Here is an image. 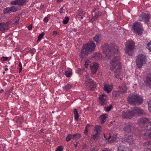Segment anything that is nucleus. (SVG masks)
Returning a JSON list of instances; mask_svg holds the SVG:
<instances>
[{
    "instance_id": "nucleus-1",
    "label": "nucleus",
    "mask_w": 151,
    "mask_h": 151,
    "mask_svg": "<svg viewBox=\"0 0 151 151\" xmlns=\"http://www.w3.org/2000/svg\"><path fill=\"white\" fill-rule=\"evenodd\" d=\"M103 52L108 58H112L110 61L111 65L110 69L114 71L115 77L119 78L121 75L120 70L122 67L120 62V57L116 56L119 54V51L113 45L107 44L103 47Z\"/></svg>"
},
{
    "instance_id": "nucleus-2",
    "label": "nucleus",
    "mask_w": 151,
    "mask_h": 151,
    "mask_svg": "<svg viewBox=\"0 0 151 151\" xmlns=\"http://www.w3.org/2000/svg\"><path fill=\"white\" fill-rule=\"evenodd\" d=\"M145 114L143 110L138 107H135L133 108L132 110L127 112H122L121 116L123 118L130 119L136 115H145Z\"/></svg>"
},
{
    "instance_id": "nucleus-3",
    "label": "nucleus",
    "mask_w": 151,
    "mask_h": 151,
    "mask_svg": "<svg viewBox=\"0 0 151 151\" xmlns=\"http://www.w3.org/2000/svg\"><path fill=\"white\" fill-rule=\"evenodd\" d=\"M95 47V43L92 41H90L86 45H83L80 55L81 60L88 55L89 52L93 51Z\"/></svg>"
},
{
    "instance_id": "nucleus-4",
    "label": "nucleus",
    "mask_w": 151,
    "mask_h": 151,
    "mask_svg": "<svg viewBox=\"0 0 151 151\" xmlns=\"http://www.w3.org/2000/svg\"><path fill=\"white\" fill-rule=\"evenodd\" d=\"M127 99L129 103L133 105H140L143 101L142 97L137 94L130 95L128 97Z\"/></svg>"
},
{
    "instance_id": "nucleus-5",
    "label": "nucleus",
    "mask_w": 151,
    "mask_h": 151,
    "mask_svg": "<svg viewBox=\"0 0 151 151\" xmlns=\"http://www.w3.org/2000/svg\"><path fill=\"white\" fill-rule=\"evenodd\" d=\"M135 49V44L133 41H129L126 43L125 49L126 53L129 55H132L133 54V50Z\"/></svg>"
},
{
    "instance_id": "nucleus-6",
    "label": "nucleus",
    "mask_w": 151,
    "mask_h": 151,
    "mask_svg": "<svg viewBox=\"0 0 151 151\" xmlns=\"http://www.w3.org/2000/svg\"><path fill=\"white\" fill-rule=\"evenodd\" d=\"M142 24L141 23L138 22L133 24L132 29L134 33L141 35L142 33L143 29L142 28Z\"/></svg>"
},
{
    "instance_id": "nucleus-7",
    "label": "nucleus",
    "mask_w": 151,
    "mask_h": 151,
    "mask_svg": "<svg viewBox=\"0 0 151 151\" xmlns=\"http://www.w3.org/2000/svg\"><path fill=\"white\" fill-rule=\"evenodd\" d=\"M146 62L145 56L142 54H139L136 59V64L138 68H141L143 65Z\"/></svg>"
},
{
    "instance_id": "nucleus-8",
    "label": "nucleus",
    "mask_w": 151,
    "mask_h": 151,
    "mask_svg": "<svg viewBox=\"0 0 151 151\" xmlns=\"http://www.w3.org/2000/svg\"><path fill=\"white\" fill-rule=\"evenodd\" d=\"M101 10L99 8L95 9L92 12V17L91 20L92 22L96 20L101 15Z\"/></svg>"
},
{
    "instance_id": "nucleus-9",
    "label": "nucleus",
    "mask_w": 151,
    "mask_h": 151,
    "mask_svg": "<svg viewBox=\"0 0 151 151\" xmlns=\"http://www.w3.org/2000/svg\"><path fill=\"white\" fill-rule=\"evenodd\" d=\"M150 17L149 14L142 13L139 17L138 20L140 21H143L145 23H148Z\"/></svg>"
},
{
    "instance_id": "nucleus-10",
    "label": "nucleus",
    "mask_w": 151,
    "mask_h": 151,
    "mask_svg": "<svg viewBox=\"0 0 151 151\" xmlns=\"http://www.w3.org/2000/svg\"><path fill=\"white\" fill-rule=\"evenodd\" d=\"M86 86L88 89L90 91H93L96 87L95 82L91 80L90 81H86Z\"/></svg>"
},
{
    "instance_id": "nucleus-11",
    "label": "nucleus",
    "mask_w": 151,
    "mask_h": 151,
    "mask_svg": "<svg viewBox=\"0 0 151 151\" xmlns=\"http://www.w3.org/2000/svg\"><path fill=\"white\" fill-rule=\"evenodd\" d=\"M140 135L145 140L151 139L150 132L147 129L142 130L140 132Z\"/></svg>"
},
{
    "instance_id": "nucleus-12",
    "label": "nucleus",
    "mask_w": 151,
    "mask_h": 151,
    "mask_svg": "<svg viewBox=\"0 0 151 151\" xmlns=\"http://www.w3.org/2000/svg\"><path fill=\"white\" fill-rule=\"evenodd\" d=\"M18 8L17 6H13L8 7L4 9V11L5 13H9L16 12L18 10Z\"/></svg>"
},
{
    "instance_id": "nucleus-13",
    "label": "nucleus",
    "mask_w": 151,
    "mask_h": 151,
    "mask_svg": "<svg viewBox=\"0 0 151 151\" xmlns=\"http://www.w3.org/2000/svg\"><path fill=\"white\" fill-rule=\"evenodd\" d=\"M27 0H16L11 2V4L12 5H18L21 6L24 5L26 3Z\"/></svg>"
},
{
    "instance_id": "nucleus-14",
    "label": "nucleus",
    "mask_w": 151,
    "mask_h": 151,
    "mask_svg": "<svg viewBox=\"0 0 151 151\" xmlns=\"http://www.w3.org/2000/svg\"><path fill=\"white\" fill-rule=\"evenodd\" d=\"M10 23L9 22L6 23L1 22L2 24L0 28V31L4 32L9 30V25Z\"/></svg>"
},
{
    "instance_id": "nucleus-15",
    "label": "nucleus",
    "mask_w": 151,
    "mask_h": 151,
    "mask_svg": "<svg viewBox=\"0 0 151 151\" xmlns=\"http://www.w3.org/2000/svg\"><path fill=\"white\" fill-rule=\"evenodd\" d=\"M98 68L99 64L97 63H94L90 67L92 73L93 74H95Z\"/></svg>"
},
{
    "instance_id": "nucleus-16",
    "label": "nucleus",
    "mask_w": 151,
    "mask_h": 151,
    "mask_svg": "<svg viewBox=\"0 0 151 151\" xmlns=\"http://www.w3.org/2000/svg\"><path fill=\"white\" fill-rule=\"evenodd\" d=\"M149 121V119L148 118L143 117L140 118L138 120L137 122L140 125H142L147 123Z\"/></svg>"
},
{
    "instance_id": "nucleus-17",
    "label": "nucleus",
    "mask_w": 151,
    "mask_h": 151,
    "mask_svg": "<svg viewBox=\"0 0 151 151\" xmlns=\"http://www.w3.org/2000/svg\"><path fill=\"white\" fill-rule=\"evenodd\" d=\"M133 128V127L132 124L128 123L124 127V130L126 132H129L131 131V130Z\"/></svg>"
},
{
    "instance_id": "nucleus-18",
    "label": "nucleus",
    "mask_w": 151,
    "mask_h": 151,
    "mask_svg": "<svg viewBox=\"0 0 151 151\" xmlns=\"http://www.w3.org/2000/svg\"><path fill=\"white\" fill-rule=\"evenodd\" d=\"M119 92L122 94H124L125 93L127 89V88L124 84H122L121 86H119Z\"/></svg>"
},
{
    "instance_id": "nucleus-19",
    "label": "nucleus",
    "mask_w": 151,
    "mask_h": 151,
    "mask_svg": "<svg viewBox=\"0 0 151 151\" xmlns=\"http://www.w3.org/2000/svg\"><path fill=\"white\" fill-rule=\"evenodd\" d=\"M112 88V86L111 85L107 84L104 85V90L105 91H106L108 93L111 91Z\"/></svg>"
},
{
    "instance_id": "nucleus-20",
    "label": "nucleus",
    "mask_w": 151,
    "mask_h": 151,
    "mask_svg": "<svg viewBox=\"0 0 151 151\" xmlns=\"http://www.w3.org/2000/svg\"><path fill=\"white\" fill-rule=\"evenodd\" d=\"M93 39L97 43L99 42L101 40V35L100 34H97L93 38Z\"/></svg>"
},
{
    "instance_id": "nucleus-21",
    "label": "nucleus",
    "mask_w": 151,
    "mask_h": 151,
    "mask_svg": "<svg viewBox=\"0 0 151 151\" xmlns=\"http://www.w3.org/2000/svg\"><path fill=\"white\" fill-rule=\"evenodd\" d=\"M144 82L148 86H151V74L146 77L145 79Z\"/></svg>"
},
{
    "instance_id": "nucleus-22",
    "label": "nucleus",
    "mask_w": 151,
    "mask_h": 151,
    "mask_svg": "<svg viewBox=\"0 0 151 151\" xmlns=\"http://www.w3.org/2000/svg\"><path fill=\"white\" fill-rule=\"evenodd\" d=\"M123 139H124V141L125 142H127L130 144L133 143V139L132 136L130 135L127 137H125Z\"/></svg>"
},
{
    "instance_id": "nucleus-23",
    "label": "nucleus",
    "mask_w": 151,
    "mask_h": 151,
    "mask_svg": "<svg viewBox=\"0 0 151 151\" xmlns=\"http://www.w3.org/2000/svg\"><path fill=\"white\" fill-rule=\"evenodd\" d=\"M99 99L101 105L104 106V105L106 104V98H104V97L100 96L99 97Z\"/></svg>"
},
{
    "instance_id": "nucleus-24",
    "label": "nucleus",
    "mask_w": 151,
    "mask_h": 151,
    "mask_svg": "<svg viewBox=\"0 0 151 151\" xmlns=\"http://www.w3.org/2000/svg\"><path fill=\"white\" fill-rule=\"evenodd\" d=\"M144 146L148 147L147 151H151L150 148H151V141H148L145 142L143 144Z\"/></svg>"
},
{
    "instance_id": "nucleus-25",
    "label": "nucleus",
    "mask_w": 151,
    "mask_h": 151,
    "mask_svg": "<svg viewBox=\"0 0 151 151\" xmlns=\"http://www.w3.org/2000/svg\"><path fill=\"white\" fill-rule=\"evenodd\" d=\"M65 74L67 77H70L72 74V69L69 68H67L65 73Z\"/></svg>"
},
{
    "instance_id": "nucleus-26",
    "label": "nucleus",
    "mask_w": 151,
    "mask_h": 151,
    "mask_svg": "<svg viewBox=\"0 0 151 151\" xmlns=\"http://www.w3.org/2000/svg\"><path fill=\"white\" fill-rule=\"evenodd\" d=\"M118 151H130V150L127 147L121 145L119 147Z\"/></svg>"
},
{
    "instance_id": "nucleus-27",
    "label": "nucleus",
    "mask_w": 151,
    "mask_h": 151,
    "mask_svg": "<svg viewBox=\"0 0 151 151\" xmlns=\"http://www.w3.org/2000/svg\"><path fill=\"white\" fill-rule=\"evenodd\" d=\"M107 116V114H105L101 115L99 117V119L101 120V122L102 123H103L105 121Z\"/></svg>"
},
{
    "instance_id": "nucleus-28",
    "label": "nucleus",
    "mask_w": 151,
    "mask_h": 151,
    "mask_svg": "<svg viewBox=\"0 0 151 151\" xmlns=\"http://www.w3.org/2000/svg\"><path fill=\"white\" fill-rule=\"evenodd\" d=\"M73 114L75 119L77 120L79 118V115L78 111L76 109H74L73 110Z\"/></svg>"
},
{
    "instance_id": "nucleus-29",
    "label": "nucleus",
    "mask_w": 151,
    "mask_h": 151,
    "mask_svg": "<svg viewBox=\"0 0 151 151\" xmlns=\"http://www.w3.org/2000/svg\"><path fill=\"white\" fill-rule=\"evenodd\" d=\"M45 35V33L43 32H42L39 35L38 37V39L37 41V42H39L41 40V39Z\"/></svg>"
},
{
    "instance_id": "nucleus-30",
    "label": "nucleus",
    "mask_w": 151,
    "mask_h": 151,
    "mask_svg": "<svg viewBox=\"0 0 151 151\" xmlns=\"http://www.w3.org/2000/svg\"><path fill=\"white\" fill-rule=\"evenodd\" d=\"M99 132H96V133L94 134L91 136V138L95 140L99 137Z\"/></svg>"
},
{
    "instance_id": "nucleus-31",
    "label": "nucleus",
    "mask_w": 151,
    "mask_h": 151,
    "mask_svg": "<svg viewBox=\"0 0 151 151\" xmlns=\"http://www.w3.org/2000/svg\"><path fill=\"white\" fill-rule=\"evenodd\" d=\"M72 88V85L70 84H67L63 88L66 90H68Z\"/></svg>"
},
{
    "instance_id": "nucleus-32",
    "label": "nucleus",
    "mask_w": 151,
    "mask_h": 151,
    "mask_svg": "<svg viewBox=\"0 0 151 151\" xmlns=\"http://www.w3.org/2000/svg\"><path fill=\"white\" fill-rule=\"evenodd\" d=\"M119 93V92H118L116 91L113 92L112 95L113 96L116 98H118L120 96V94Z\"/></svg>"
},
{
    "instance_id": "nucleus-33",
    "label": "nucleus",
    "mask_w": 151,
    "mask_h": 151,
    "mask_svg": "<svg viewBox=\"0 0 151 151\" xmlns=\"http://www.w3.org/2000/svg\"><path fill=\"white\" fill-rule=\"evenodd\" d=\"M112 107V105H110L109 106L104 107V110L107 111H109L111 109Z\"/></svg>"
},
{
    "instance_id": "nucleus-34",
    "label": "nucleus",
    "mask_w": 151,
    "mask_h": 151,
    "mask_svg": "<svg viewBox=\"0 0 151 151\" xmlns=\"http://www.w3.org/2000/svg\"><path fill=\"white\" fill-rule=\"evenodd\" d=\"M74 139H78L81 137V135L78 133H77L74 134Z\"/></svg>"
},
{
    "instance_id": "nucleus-35",
    "label": "nucleus",
    "mask_w": 151,
    "mask_h": 151,
    "mask_svg": "<svg viewBox=\"0 0 151 151\" xmlns=\"http://www.w3.org/2000/svg\"><path fill=\"white\" fill-rule=\"evenodd\" d=\"M69 21V18L68 17H66L65 18L63 19V23L64 24H67Z\"/></svg>"
},
{
    "instance_id": "nucleus-36",
    "label": "nucleus",
    "mask_w": 151,
    "mask_h": 151,
    "mask_svg": "<svg viewBox=\"0 0 151 151\" xmlns=\"http://www.w3.org/2000/svg\"><path fill=\"white\" fill-rule=\"evenodd\" d=\"M147 129L148 130H151V121L148 122L147 126Z\"/></svg>"
},
{
    "instance_id": "nucleus-37",
    "label": "nucleus",
    "mask_w": 151,
    "mask_h": 151,
    "mask_svg": "<svg viewBox=\"0 0 151 151\" xmlns=\"http://www.w3.org/2000/svg\"><path fill=\"white\" fill-rule=\"evenodd\" d=\"M84 77L87 80L86 81H90L91 80L90 79L89 77V75L88 73H86L84 75Z\"/></svg>"
},
{
    "instance_id": "nucleus-38",
    "label": "nucleus",
    "mask_w": 151,
    "mask_h": 151,
    "mask_svg": "<svg viewBox=\"0 0 151 151\" xmlns=\"http://www.w3.org/2000/svg\"><path fill=\"white\" fill-rule=\"evenodd\" d=\"M100 127L99 126H97L95 127L96 132H99L100 131Z\"/></svg>"
},
{
    "instance_id": "nucleus-39",
    "label": "nucleus",
    "mask_w": 151,
    "mask_h": 151,
    "mask_svg": "<svg viewBox=\"0 0 151 151\" xmlns=\"http://www.w3.org/2000/svg\"><path fill=\"white\" fill-rule=\"evenodd\" d=\"M147 48L151 52V42H149L147 44Z\"/></svg>"
},
{
    "instance_id": "nucleus-40",
    "label": "nucleus",
    "mask_w": 151,
    "mask_h": 151,
    "mask_svg": "<svg viewBox=\"0 0 151 151\" xmlns=\"http://www.w3.org/2000/svg\"><path fill=\"white\" fill-rule=\"evenodd\" d=\"M63 147L62 146H58V148L56 149L55 151H63Z\"/></svg>"
},
{
    "instance_id": "nucleus-41",
    "label": "nucleus",
    "mask_w": 151,
    "mask_h": 151,
    "mask_svg": "<svg viewBox=\"0 0 151 151\" xmlns=\"http://www.w3.org/2000/svg\"><path fill=\"white\" fill-rule=\"evenodd\" d=\"M19 73H20L22 71V65L21 63H19Z\"/></svg>"
},
{
    "instance_id": "nucleus-42",
    "label": "nucleus",
    "mask_w": 151,
    "mask_h": 151,
    "mask_svg": "<svg viewBox=\"0 0 151 151\" xmlns=\"http://www.w3.org/2000/svg\"><path fill=\"white\" fill-rule=\"evenodd\" d=\"M19 19H16L15 20H14L13 22V24L15 25L18 24L19 23Z\"/></svg>"
},
{
    "instance_id": "nucleus-43",
    "label": "nucleus",
    "mask_w": 151,
    "mask_h": 151,
    "mask_svg": "<svg viewBox=\"0 0 151 151\" xmlns=\"http://www.w3.org/2000/svg\"><path fill=\"white\" fill-rule=\"evenodd\" d=\"M148 108L149 111L151 112V100L148 102Z\"/></svg>"
},
{
    "instance_id": "nucleus-44",
    "label": "nucleus",
    "mask_w": 151,
    "mask_h": 151,
    "mask_svg": "<svg viewBox=\"0 0 151 151\" xmlns=\"http://www.w3.org/2000/svg\"><path fill=\"white\" fill-rule=\"evenodd\" d=\"M71 139L70 134H69L66 137V140L67 142H68Z\"/></svg>"
},
{
    "instance_id": "nucleus-45",
    "label": "nucleus",
    "mask_w": 151,
    "mask_h": 151,
    "mask_svg": "<svg viewBox=\"0 0 151 151\" xmlns=\"http://www.w3.org/2000/svg\"><path fill=\"white\" fill-rule=\"evenodd\" d=\"M84 69V68H79L78 70H77V73L79 74H81V73L82 72V71Z\"/></svg>"
},
{
    "instance_id": "nucleus-46",
    "label": "nucleus",
    "mask_w": 151,
    "mask_h": 151,
    "mask_svg": "<svg viewBox=\"0 0 151 151\" xmlns=\"http://www.w3.org/2000/svg\"><path fill=\"white\" fill-rule=\"evenodd\" d=\"M104 137L107 139H109L111 137L109 134H107L106 135H104Z\"/></svg>"
},
{
    "instance_id": "nucleus-47",
    "label": "nucleus",
    "mask_w": 151,
    "mask_h": 151,
    "mask_svg": "<svg viewBox=\"0 0 151 151\" xmlns=\"http://www.w3.org/2000/svg\"><path fill=\"white\" fill-rule=\"evenodd\" d=\"M8 58V57H3L1 58V60L2 61H6L7 60Z\"/></svg>"
},
{
    "instance_id": "nucleus-48",
    "label": "nucleus",
    "mask_w": 151,
    "mask_h": 151,
    "mask_svg": "<svg viewBox=\"0 0 151 151\" xmlns=\"http://www.w3.org/2000/svg\"><path fill=\"white\" fill-rule=\"evenodd\" d=\"M59 12H60L61 14L64 12V10L63 9V7H61L60 8L59 10Z\"/></svg>"
},
{
    "instance_id": "nucleus-49",
    "label": "nucleus",
    "mask_w": 151,
    "mask_h": 151,
    "mask_svg": "<svg viewBox=\"0 0 151 151\" xmlns=\"http://www.w3.org/2000/svg\"><path fill=\"white\" fill-rule=\"evenodd\" d=\"M48 18L47 17H45L43 19V21L46 23L47 22H48Z\"/></svg>"
},
{
    "instance_id": "nucleus-50",
    "label": "nucleus",
    "mask_w": 151,
    "mask_h": 151,
    "mask_svg": "<svg viewBox=\"0 0 151 151\" xmlns=\"http://www.w3.org/2000/svg\"><path fill=\"white\" fill-rule=\"evenodd\" d=\"M35 49L33 48L32 49H30L29 50V52H30L32 54H33V53H34V52H35Z\"/></svg>"
},
{
    "instance_id": "nucleus-51",
    "label": "nucleus",
    "mask_w": 151,
    "mask_h": 151,
    "mask_svg": "<svg viewBox=\"0 0 151 151\" xmlns=\"http://www.w3.org/2000/svg\"><path fill=\"white\" fill-rule=\"evenodd\" d=\"M58 34V32L56 31H53L52 32V34L54 36H56Z\"/></svg>"
},
{
    "instance_id": "nucleus-52",
    "label": "nucleus",
    "mask_w": 151,
    "mask_h": 151,
    "mask_svg": "<svg viewBox=\"0 0 151 151\" xmlns=\"http://www.w3.org/2000/svg\"><path fill=\"white\" fill-rule=\"evenodd\" d=\"M32 26L31 25H30L28 27V28L29 29V30L32 29Z\"/></svg>"
},
{
    "instance_id": "nucleus-53",
    "label": "nucleus",
    "mask_w": 151,
    "mask_h": 151,
    "mask_svg": "<svg viewBox=\"0 0 151 151\" xmlns=\"http://www.w3.org/2000/svg\"><path fill=\"white\" fill-rule=\"evenodd\" d=\"M88 131V129L87 127H86L85 130L84 131V133L85 134H86V133H87V132Z\"/></svg>"
},
{
    "instance_id": "nucleus-54",
    "label": "nucleus",
    "mask_w": 151,
    "mask_h": 151,
    "mask_svg": "<svg viewBox=\"0 0 151 151\" xmlns=\"http://www.w3.org/2000/svg\"><path fill=\"white\" fill-rule=\"evenodd\" d=\"M78 15L79 16H80L81 17V19H82L83 18V14L80 13Z\"/></svg>"
},
{
    "instance_id": "nucleus-55",
    "label": "nucleus",
    "mask_w": 151,
    "mask_h": 151,
    "mask_svg": "<svg viewBox=\"0 0 151 151\" xmlns=\"http://www.w3.org/2000/svg\"><path fill=\"white\" fill-rule=\"evenodd\" d=\"M102 151H112L110 149H108L107 148H104Z\"/></svg>"
},
{
    "instance_id": "nucleus-56",
    "label": "nucleus",
    "mask_w": 151,
    "mask_h": 151,
    "mask_svg": "<svg viewBox=\"0 0 151 151\" xmlns=\"http://www.w3.org/2000/svg\"><path fill=\"white\" fill-rule=\"evenodd\" d=\"M87 61L85 63V67L86 68H87V67L88 66V64L87 63Z\"/></svg>"
},
{
    "instance_id": "nucleus-57",
    "label": "nucleus",
    "mask_w": 151,
    "mask_h": 151,
    "mask_svg": "<svg viewBox=\"0 0 151 151\" xmlns=\"http://www.w3.org/2000/svg\"><path fill=\"white\" fill-rule=\"evenodd\" d=\"M74 134L72 135V134H70V136H71V139H74Z\"/></svg>"
},
{
    "instance_id": "nucleus-58",
    "label": "nucleus",
    "mask_w": 151,
    "mask_h": 151,
    "mask_svg": "<svg viewBox=\"0 0 151 151\" xmlns=\"http://www.w3.org/2000/svg\"><path fill=\"white\" fill-rule=\"evenodd\" d=\"M100 96L102 97H106V95H105V94H103L101 95H100Z\"/></svg>"
},
{
    "instance_id": "nucleus-59",
    "label": "nucleus",
    "mask_w": 151,
    "mask_h": 151,
    "mask_svg": "<svg viewBox=\"0 0 151 151\" xmlns=\"http://www.w3.org/2000/svg\"><path fill=\"white\" fill-rule=\"evenodd\" d=\"M4 92V90L2 89H1L0 91V93H2Z\"/></svg>"
},
{
    "instance_id": "nucleus-60",
    "label": "nucleus",
    "mask_w": 151,
    "mask_h": 151,
    "mask_svg": "<svg viewBox=\"0 0 151 151\" xmlns=\"http://www.w3.org/2000/svg\"><path fill=\"white\" fill-rule=\"evenodd\" d=\"M63 0H57V1L58 2V3H60L62 1H63Z\"/></svg>"
},
{
    "instance_id": "nucleus-61",
    "label": "nucleus",
    "mask_w": 151,
    "mask_h": 151,
    "mask_svg": "<svg viewBox=\"0 0 151 151\" xmlns=\"http://www.w3.org/2000/svg\"><path fill=\"white\" fill-rule=\"evenodd\" d=\"M89 126H90V125L89 124H87L86 125V127H89Z\"/></svg>"
},
{
    "instance_id": "nucleus-62",
    "label": "nucleus",
    "mask_w": 151,
    "mask_h": 151,
    "mask_svg": "<svg viewBox=\"0 0 151 151\" xmlns=\"http://www.w3.org/2000/svg\"><path fill=\"white\" fill-rule=\"evenodd\" d=\"M8 70V69L7 68H5V70L6 71Z\"/></svg>"
},
{
    "instance_id": "nucleus-63",
    "label": "nucleus",
    "mask_w": 151,
    "mask_h": 151,
    "mask_svg": "<svg viewBox=\"0 0 151 151\" xmlns=\"http://www.w3.org/2000/svg\"><path fill=\"white\" fill-rule=\"evenodd\" d=\"M74 146H75L76 147L77 146V144H74Z\"/></svg>"
},
{
    "instance_id": "nucleus-64",
    "label": "nucleus",
    "mask_w": 151,
    "mask_h": 151,
    "mask_svg": "<svg viewBox=\"0 0 151 151\" xmlns=\"http://www.w3.org/2000/svg\"><path fill=\"white\" fill-rule=\"evenodd\" d=\"M5 71H4L3 72V73L4 74L5 73Z\"/></svg>"
}]
</instances>
